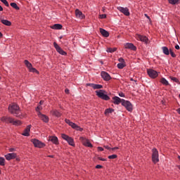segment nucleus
Wrapping results in <instances>:
<instances>
[{
	"mask_svg": "<svg viewBox=\"0 0 180 180\" xmlns=\"http://www.w3.org/2000/svg\"><path fill=\"white\" fill-rule=\"evenodd\" d=\"M8 112L11 115H14L15 117H20V108H19V105L16 103H13L8 105Z\"/></svg>",
	"mask_w": 180,
	"mask_h": 180,
	"instance_id": "obj_1",
	"label": "nucleus"
},
{
	"mask_svg": "<svg viewBox=\"0 0 180 180\" xmlns=\"http://www.w3.org/2000/svg\"><path fill=\"white\" fill-rule=\"evenodd\" d=\"M96 96L100 98V99H103V101H110V97H109V96H108V94H106V91H105V90L101 89L98 91H96Z\"/></svg>",
	"mask_w": 180,
	"mask_h": 180,
	"instance_id": "obj_2",
	"label": "nucleus"
},
{
	"mask_svg": "<svg viewBox=\"0 0 180 180\" xmlns=\"http://www.w3.org/2000/svg\"><path fill=\"white\" fill-rule=\"evenodd\" d=\"M61 138L63 140H65L69 144V146H72V147H75V143H74V139L72 137L65 134H61Z\"/></svg>",
	"mask_w": 180,
	"mask_h": 180,
	"instance_id": "obj_3",
	"label": "nucleus"
},
{
	"mask_svg": "<svg viewBox=\"0 0 180 180\" xmlns=\"http://www.w3.org/2000/svg\"><path fill=\"white\" fill-rule=\"evenodd\" d=\"M31 143L34 144V146L36 148H44V146H46V143L37 139H31Z\"/></svg>",
	"mask_w": 180,
	"mask_h": 180,
	"instance_id": "obj_4",
	"label": "nucleus"
},
{
	"mask_svg": "<svg viewBox=\"0 0 180 180\" xmlns=\"http://www.w3.org/2000/svg\"><path fill=\"white\" fill-rule=\"evenodd\" d=\"M122 105L128 110V112H133V105L130 101L122 99Z\"/></svg>",
	"mask_w": 180,
	"mask_h": 180,
	"instance_id": "obj_5",
	"label": "nucleus"
},
{
	"mask_svg": "<svg viewBox=\"0 0 180 180\" xmlns=\"http://www.w3.org/2000/svg\"><path fill=\"white\" fill-rule=\"evenodd\" d=\"M79 140L83 144V146H84V147H89L90 148H92V147H94L92 143H91V141H89V139L83 136H80Z\"/></svg>",
	"mask_w": 180,
	"mask_h": 180,
	"instance_id": "obj_6",
	"label": "nucleus"
},
{
	"mask_svg": "<svg viewBox=\"0 0 180 180\" xmlns=\"http://www.w3.org/2000/svg\"><path fill=\"white\" fill-rule=\"evenodd\" d=\"M152 161L154 164L158 162V150L155 148L152 149Z\"/></svg>",
	"mask_w": 180,
	"mask_h": 180,
	"instance_id": "obj_7",
	"label": "nucleus"
},
{
	"mask_svg": "<svg viewBox=\"0 0 180 180\" xmlns=\"http://www.w3.org/2000/svg\"><path fill=\"white\" fill-rule=\"evenodd\" d=\"M147 73L150 78H152L153 79L158 77V72L153 69H147Z\"/></svg>",
	"mask_w": 180,
	"mask_h": 180,
	"instance_id": "obj_8",
	"label": "nucleus"
},
{
	"mask_svg": "<svg viewBox=\"0 0 180 180\" xmlns=\"http://www.w3.org/2000/svg\"><path fill=\"white\" fill-rule=\"evenodd\" d=\"M53 46H54L56 51H58V53H59V54H61V56H67V52H65L64 50H63V49H61V47H60V46H58V44L57 42H53Z\"/></svg>",
	"mask_w": 180,
	"mask_h": 180,
	"instance_id": "obj_9",
	"label": "nucleus"
},
{
	"mask_svg": "<svg viewBox=\"0 0 180 180\" xmlns=\"http://www.w3.org/2000/svg\"><path fill=\"white\" fill-rule=\"evenodd\" d=\"M117 9L121 12V13H123L125 16H130V11H129V8L127 7L124 8L122 6L117 7Z\"/></svg>",
	"mask_w": 180,
	"mask_h": 180,
	"instance_id": "obj_10",
	"label": "nucleus"
},
{
	"mask_svg": "<svg viewBox=\"0 0 180 180\" xmlns=\"http://www.w3.org/2000/svg\"><path fill=\"white\" fill-rule=\"evenodd\" d=\"M101 76L104 81H110V79H112V77H110V75L105 71H102L101 72Z\"/></svg>",
	"mask_w": 180,
	"mask_h": 180,
	"instance_id": "obj_11",
	"label": "nucleus"
},
{
	"mask_svg": "<svg viewBox=\"0 0 180 180\" xmlns=\"http://www.w3.org/2000/svg\"><path fill=\"white\" fill-rule=\"evenodd\" d=\"M4 157L7 161H11V160H15L18 157V155L15 153H12L5 155Z\"/></svg>",
	"mask_w": 180,
	"mask_h": 180,
	"instance_id": "obj_12",
	"label": "nucleus"
},
{
	"mask_svg": "<svg viewBox=\"0 0 180 180\" xmlns=\"http://www.w3.org/2000/svg\"><path fill=\"white\" fill-rule=\"evenodd\" d=\"M38 117H39V119H41L42 121L44 122V123H49V117L44 114H42L41 112H38Z\"/></svg>",
	"mask_w": 180,
	"mask_h": 180,
	"instance_id": "obj_13",
	"label": "nucleus"
},
{
	"mask_svg": "<svg viewBox=\"0 0 180 180\" xmlns=\"http://www.w3.org/2000/svg\"><path fill=\"white\" fill-rule=\"evenodd\" d=\"M1 121L4 122V123H11L12 124V123H13V118L11 117H3L1 118Z\"/></svg>",
	"mask_w": 180,
	"mask_h": 180,
	"instance_id": "obj_14",
	"label": "nucleus"
},
{
	"mask_svg": "<svg viewBox=\"0 0 180 180\" xmlns=\"http://www.w3.org/2000/svg\"><path fill=\"white\" fill-rule=\"evenodd\" d=\"M124 49H128L129 50H132L133 51H136L137 50V47L134 46L132 43H127L124 45Z\"/></svg>",
	"mask_w": 180,
	"mask_h": 180,
	"instance_id": "obj_15",
	"label": "nucleus"
},
{
	"mask_svg": "<svg viewBox=\"0 0 180 180\" xmlns=\"http://www.w3.org/2000/svg\"><path fill=\"white\" fill-rule=\"evenodd\" d=\"M30 129H32V125L30 124L27 126V127L24 129V132L22 134V136L29 137V136H30Z\"/></svg>",
	"mask_w": 180,
	"mask_h": 180,
	"instance_id": "obj_16",
	"label": "nucleus"
},
{
	"mask_svg": "<svg viewBox=\"0 0 180 180\" xmlns=\"http://www.w3.org/2000/svg\"><path fill=\"white\" fill-rule=\"evenodd\" d=\"M49 141H51V143H53V144H56V146H58L59 144L58 138H57V136H49Z\"/></svg>",
	"mask_w": 180,
	"mask_h": 180,
	"instance_id": "obj_17",
	"label": "nucleus"
},
{
	"mask_svg": "<svg viewBox=\"0 0 180 180\" xmlns=\"http://www.w3.org/2000/svg\"><path fill=\"white\" fill-rule=\"evenodd\" d=\"M75 15L77 18H79V19H85V15L79 9L75 10Z\"/></svg>",
	"mask_w": 180,
	"mask_h": 180,
	"instance_id": "obj_18",
	"label": "nucleus"
},
{
	"mask_svg": "<svg viewBox=\"0 0 180 180\" xmlns=\"http://www.w3.org/2000/svg\"><path fill=\"white\" fill-rule=\"evenodd\" d=\"M136 37L141 41H143V43H147L148 41V38L146 36H142L141 34H136Z\"/></svg>",
	"mask_w": 180,
	"mask_h": 180,
	"instance_id": "obj_19",
	"label": "nucleus"
},
{
	"mask_svg": "<svg viewBox=\"0 0 180 180\" xmlns=\"http://www.w3.org/2000/svg\"><path fill=\"white\" fill-rule=\"evenodd\" d=\"M112 103H114V105H120V103H122V99L118 96L112 97Z\"/></svg>",
	"mask_w": 180,
	"mask_h": 180,
	"instance_id": "obj_20",
	"label": "nucleus"
},
{
	"mask_svg": "<svg viewBox=\"0 0 180 180\" xmlns=\"http://www.w3.org/2000/svg\"><path fill=\"white\" fill-rule=\"evenodd\" d=\"M100 33L102 34L103 37H109V32L106 31L103 28H100Z\"/></svg>",
	"mask_w": 180,
	"mask_h": 180,
	"instance_id": "obj_21",
	"label": "nucleus"
},
{
	"mask_svg": "<svg viewBox=\"0 0 180 180\" xmlns=\"http://www.w3.org/2000/svg\"><path fill=\"white\" fill-rule=\"evenodd\" d=\"M51 113H52L53 116H56V117H61L62 115L61 112H60L57 110H53L51 111Z\"/></svg>",
	"mask_w": 180,
	"mask_h": 180,
	"instance_id": "obj_22",
	"label": "nucleus"
},
{
	"mask_svg": "<svg viewBox=\"0 0 180 180\" xmlns=\"http://www.w3.org/2000/svg\"><path fill=\"white\" fill-rule=\"evenodd\" d=\"M51 29H53L55 30H61L63 29V25L61 24H54Z\"/></svg>",
	"mask_w": 180,
	"mask_h": 180,
	"instance_id": "obj_23",
	"label": "nucleus"
},
{
	"mask_svg": "<svg viewBox=\"0 0 180 180\" xmlns=\"http://www.w3.org/2000/svg\"><path fill=\"white\" fill-rule=\"evenodd\" d=\"M65 123H67V124H69V126L72 127V129H75V126L77 124L71 122V120H68V119H65Z\"/></svg>",
	"mask_w": 180,
	"mask_h": 180,
	"instance_id": "obj_24",
	"label": "nucleus"
},
{
	"mask_svg": "<svg viewBox=\"0 0 180 180\" xmlns=\"http://www.w3.org/2000/svg\"><path fill=\"white\" fill-rule=\"evenodd\" d=\"M162 50L163 53L165 54V56H169V49H168V47L162 46Z\"/></svg>",
	"mask_w": 180,
	"mask_h": 180,
	"instance_id": "obj_25",
	"label": "nucleus"
},
{
	"mask_svg": "<svg viewBox=\"0 0 180 180\" xmlns=\"http://www.w3.org/2000/svg\"><path fill=\"white\" fill-rule=\"evenodd\" d=\"M1 22L3 25H5V26H12V22L8 20H1Z\"/></svg>",
	"mask_w": 180,
	"mask_h": 180,
	"instance_id": "obj_26",
	"label": "nucleus"
},
{
	"mask_svg": "<svg viewBox=\"0 0 180 180\" xmlns=\"http://www.w3.org/2000/svg\"><path fill=\"white\" fill-rule=\"evenodd\" d=\"M24 63L25 64V65H26L27 68H28V70L31 69L33 67V65H32L30 63V62H29V60H25Z\"/></svg>",
	"mask_w": 180,
	"mask_h": 180,
	"instance_id": "obj_27",
	"label": "nucleus"
},
{
	"mask_svg": "<svg viewBox=\"0 0 180 180\" xmlns=\"http://www.w3.org/2000/svg\"><path fill=\"white\" fill-rule=\"evenodd\" d=\"M113 112H115V109L110 108H107L105 110L104 115H105V116H106L107 115H109V113H113Z\"/></svg>",
	"mask_w": 180,
	"mask_h": 180,
	"instance_id": "obj_28",
	"label": "nucleus"
},
{
	"mask_svg": "<svg viewBox=\"0 0 180 180\" xmlns=\"http://www.w3.org/2000/svg\"><path fill=\"white\" fill-rule=\"evenodd\" d=\"M12 124H13V126H20V124H22V121H20V120H15L13 119Z\"/></svg>",
	"mask_w": 180,
	"mask_h": 180,
	"instance_id": "obj_29",
	"label": "nucleus"
},
{
	"mask_svg": "<svg viewBox=\"0 0 180 180\" xmlns=\"http://www.w3.org/2000/svg\"><path fill=\"white\" fill-rule=\"evenodd\" d=\"M117 50V48L115 47V48H108L106 51L107 53H115V51H116Z\"/></svg>",
	"mask_w": 180,
	"mask_h": 180,
	"instance_id": "obj_30",
	"label": "nucleus"
},
{
	"mask_svg": "<svg viewBox=\"0 0 180 180\" xmlns=\"http://www.w3.org/2000/svg\"><path fill=\"white\" fill-rule=\"evenodd\" d=\"M10 5L11 6H12V8L15 9V11H19V9H20V8L18 6V4L16 3H11Z\"/></svg>",
	"mask_w": 180,
	"mask_h": 180,
	"instance_id": "obj_31",
	"label": "nucleus"
},
{
	"mask_svg": "<svg viewBox=\"0 0 180 180\" xmlns=\"http://www.w3.org/2000/svg\"><path fill=\"white\" fill-rule=\"evenodd\" d=\"M29 72H35V74H37V75H39L40 74V72H39V70H37L36 68H34L33 67L29 70Z\"/></svg>",
	"mask_w": 180,
	"mask_h": 180,
	"instance_id": "obj_32",
	"label": "nucleus"
},
{
	"mask_svg": "<svg viewBox=\"0 0 180 180\" xmlns=\"http://www.w3.org/2000/svg\"><path fill=\"white\" fill-rule=\"evenodd\" d=\"M103 88V86L102 84H95L93 87V89H102Z\"/></svg>",
	"mask_w": 180,
	"mask_h": 180,
	"instance_id": "obj_33",
	"label": "nucleus"
},
{
	"mask_svg": "<svg viewBox=\"0 0 180 180\" xmlns=\"http://www.w3.org/2000/svg\"><path fill=\"white\" fill-rule=\"evenodd\" d=\"M160 82L161 84H162L163 85H169V83L165 79V78H162L160 79Z\"/></svg>",
	"mask_w": 180,
	"mask_h": 180,
	"instance_id": "obj_34",
	"label": "nucleus"
},
{
	"mask_svg": "<svg viewBox=\"0 0 180 180\" xmlns=\"http://www.w3.org/2000/svg\"><path fill=\"white\" fill-rule=\"evenodd\" d=\"M124 67H126V63H118L117 64V68H119V70H123V68H124Z\"/></svg>",
	"mask_w": 180,
	"mask_h": 180,
	"instance_id": "obj_35",
	"label": "nucleus"
},
{
	"mask_svg": "<svg viewBox=\"0 0 180 180\" xmlns=\"http://www.w3.org/2000/svg\"><path fill=\"white\" fill-rule=\"evenodd\" d=\"M0 165L1 167H5V158L0 157Z\"/></svg>",
	"mask_w": 180,
	"mask_h": 180,
	"instance_id": "obj_36",
	"label": "nucleus"
},
{
	"mask_svg": "<svg viewBox=\"0 0 180 180\" xmlns=\"http://www.w3.org/2000/svg\"><path fill=\"white\" fill-rule=\"evenodd\" d=\"M75 130H77V131H84V128H81V127L78 126L77 124L75 125Z\"/></svg>",
	"mask_w": 180,
	"mask_h": 180,
	"instance_id": "obj_37",
	"label": "nucleus"
},
{
	"mask_svg": "<svg viewBox=\"0 0 180 180\" xmlns=\"http://www.w3.org/2000/svg\"><path fill=\"white\" fill-rule=\"evenodd\" d=\"M2 4L5 5V6L9 7V3L7 0H0Z\"/></svg>",
	"mask_w": 180,
	"mask_h": 180,
	"instance_id": "obj_38",
	"label": "nucleus"
},
{
	"mask_svg": "<svg viewBox=\"0 0 180 180\" xmlns=\"http://www.w3.org/2000/svg\"><path fill=\"white\" fill-rule=\"evenodd\" d=\"M117 158V155H111L108 156L109 160H115Z\"/></svg>",
	"mask_w": 180,
	"mask_h": 180,
	"instance_id": "obj_39",
	"label": "nucleus"
},
{
	"mask_svg": "<svg viewBox=\"0 0 180 180\" xmlns=\"http://www.w3.org/2000/svg\"><path fill=\"white\" fill-rule=\"evenodd\" d=\"M178 2V0H169V3L172 4V5H175Z\"/></svg>",
	"mask_w": 180,
	"mask_h": 180,
	"instance_id": "obj_40",
	"label": "nucleus"
},
{
	"mask_svg": "<svg viewBox=\"0 0 180 180\" xmlns=\"http://www.w3.org/2000/svg\"><path fill=\"white\" fill-rule=\"evenodd\" d=\"M118 61L120 63H124V64H126V62L124 61V59L123 58H120L118 59Z\"/></svg>",
	"mask_w": 180,
	"mask_h": 180,
	"instance_id": "obj_41",
	"label": "nucleus"
},
{
	"mask_svg": "<svg viewBox=\"0 0 180 180\" xmlns=\"http://www.w3.org/2000/svg\"><path fill=\"white\" fill-rule=\"evenodd\" d=\"M99 16L100 19H106V14H101Z\"/></svg>",
	"mask_w": 180,
	"mask_h": 180,
	"instance_id": "obj_42",
	"label": "nucleus"
},
{
	"mask_svg": "<svg viewBox=\"0 0 180 180\" xmlns=\"http://www.w3.org/2000/svg\"><path fill=\"white\" fill-rule=\"evenodd\" d=\"M94 84L92 83H87L86 84V86H91V88H94Z\"/></svg>",
	"mask_w": 180,
	"mask_h": 180,
	"instance_id": "obj_43",
	"label": "nucleus"
},
{
	"mask_svg": "<svg viewBox=\"0 0 180 180\" xmlns=\"http://www.w3.org/2000/svg\"><path fill=\"white\" fill-rule=\"evenodd\" d=\"M96 169H101V168H103V166L101 165H97L96 166Z\"/></svg>",
	"mask_w": 180,
	"mask_h": 180,
	"instance_id": "obj_44",
	"label": "nucleus"
},
{
	"mask_svg": "<svg viewBox=\"0 0 180 180\" xmlns=\"http://www.w3.org/2000/svg\"><path fill=\"white\" fill-rule=\"evenodd\" d=\"M170 55L172 56V57H173V58H175V57H176V55L174 54V51H171Z\"/></svg>",
	"mask_w": 180,
	"mask_h": 180,
	"instance_id": "obj_45",
	"label": "nucleus"
},
{
	"mask_svg": "<svg viewBox=\"0 0 180 180\" xmlns=\"http://www.w3.org/2000/svg\"><path fill=\"white\" fill-rule=\"evenodd\" d=\"M65 94H66L67 95H70V89H65Z\"/></svg>",
	"mask_w": 180,
	"mask_h": 180,
	"instance_id": "obj_46",
	"label": "nucleus"
},
{
	"mask_svg": "<svg viewBox=\"0 0 180 180\" xmlns=\"http://www.w3.org/2000/svg\"><path fill=\"white\" fill-rule=\"evenodd\" d=\"M119 96H120L121 98H124V94L123 92L119 93Z\"/></svg>",
	"mask_w": 180,
	"mask_h": 180,
	"instance_id": "obj_47",
	"label": "nucleus"
},
{
	"mask_svg": "<svg viewBox=\"0 0 180 180\" xmlns=\"http://www.w3.org/2000/svg\"><path fill=\"white\" fill-rule=\"evenodd\" d=\"M98 160H99V161H106L107 160L106 159H105L103 158H101V157H98Z\"/></svg>",
	"mask_w": 180,
	"mask_h": 180,
	"instance_id": "obj_48",
	"label": "nucleus"
},
{
	"mask_svg": "<svg viewBox=\"0 0 180 180\" xmlns=\"http://www.w3.org/2000/svg\"><path fill=\"white\" fill-rule=\"evenodd\" d=\"M13 151H16V149H15L14 148H9L10 153H13Z\"/></svg>",
	"mask_w": 180,
	"mask_h": 180,
	"instance_id": "obj_49",
	"label": "nucleus"
},
{
	"mask_svg": "<svg viewBox=\"0 0 180 180\" xmlns=\"http://www.w3.org/2000/svg\"><path fill=\"white\" fill-rule=\"evenodd\" d=\"M104 148H106V150H112V148L109 147V146H104Z\"/></svg>",
	"mask_w": 180,
	"mask_h": 180,
	"instance_id": "obj_50",
	"label": "nucleus"
},
{
	"mask_svg": "<svg viewBox=\"0 0 180 180\" xmlns=\"http://www.w3.org/2000/svg\"><path fill=\"white\" fill-rule=\"evenodd\" d=\"M112 151H115V150H119V147L111 148Z\"/></svg>",
	"mask_w": 180,
	"mask_h": 180,
	"instance_id": "obj_51",
	"label": "nucleus"
},
{
	"mask_svg": "<svg viewBox=\"0 0 180 180\" xmlns=\"http://www.w3.org/2000/svg\"><path fill=\"white\" fill-rule=\"evenodd\" d=\"M145 16H146V18H147V19L149 20V22H151V18H150V16H148V15L145 14Z\"/></svg>",
	"mask_w": 180,
	"mask_h": 180,
	"instance_id": "obj_52",
	"label": "nucleus"
},
{
	"mask_svg": "<svg viewBox=\"0 0 180 180\" xmlns=\"http://www.w3.org/2000/svg\"><path fill=\"white\" fill-rule=\"evenodd\" d=\"M98 151H103V148L102 147H98Z\"/></svg>",
	"mask_w": 180,
	"mask_h": 180,
	"instance_id": "obj_53",
	"label": "nucleus"
},
{
	"mask_svg": "<svg viewBox=\"0 0 180 180\" xmlns=\"http://www.w3.org/2000/svg\"><path fill=\"white\" fill-rule=\"evenodd\" d=\"M39 110H40V108L39 107H37L36 108V112H38V113H39V112H40Z\"/></svg>",
	"mask_w": 180,
	"mask_h": 180,
	"instance_id": "obj_54",
	"label": "nucleus"
},
{
	"mask_svg": "<svg viewBox=\"0 0 180 180\" xmlns=\"http://www.w3.org/2000/svg\"><path fill=\"white\" fill-rule=\"evenodd\" d=\"M47 157H49V158H54V155H49Z\"/></svg>",
	"mask_w": 180,
	"mask_h": 180,
	"instance_id": "obj_55",
	"label": "nucleus"
},
{
	"mask_svg": "<svg viewBox=\"0 0 180 180\" xmlns=\"http://www.w3.org/2000/svg\"><path fill=\"white\" fill-rule=\"evenodd\" d=\"M175 49L176 50H179V45H176Z\"/></svg>",
	"mask_w": 180,
	"mask_h": 180,
	"instance_id": "obj_56",
	"label": "nucleus"
},
{
	"mask_svg": "<svg viewBox=\"0 0 180 180\" xmlns=\"http://www.w3.org/2000/svg\"><path fill=\"white\" fill-rule=\"evenodd\" d=\"M173 81H175V82H176L178 81V79H176V77H173L172 78Z\"/></svg>",
	"mask_w": 180,
	"mask_h": 180,
	"instance_id": "obj_57",
	"label": "nucleus"
},
{
	"mask_svg": "<svg viewBox=\"0 0 180 180\" xmlns=\"http://www.w3.org/2000/svg\"><path fill=\"white\" fill-rule=\"evenodd\" d=\"M2 37H4V34L0 32V39H2Z\"/></svg>",
	"mask_w": 180,
	"mask_h": 180,
	"instance_id": "obj_58",
	"label": "nucleus"
},
{
	"mask_svg": "<svg viewBox=\"0 0 180 180\" xmlns=\"http://www.w3.org/2000/svg\"><path fill=\"white\" fill-rule=\"evenodd\" d=\"M4 11V8H2V6L0 5V12H2Z\"/></svg>",
	"mask_w": 180,
	"mask_h": 180,
	"instance_id": "obj_59",
	"label": "nucleus"
},
{
	"mask_svg": "<svg viewBox=\"0 0 180 180\" xmlns=\"http://www.w3.org/2000/svg\"><path fill=\"white\" fill-rule=\"evenodd\" d=\"M176 112L179 113V115H180V108L176 110Z\"/></svg>",
	"mask_w": 180,
	"mask_h": 180,
	"instance_id": "obj_60",
	"label": "nucleus"
},
{
	"mask_svg": "<svg viewBox=\"0 0 180 180\" xmlns=\"http://www.w3.org/2000/svg\"><path fill=\"white\" fill-rule=\"evenodd\" d=\"M16 161H20V159L19 158H15Z\"/></svg>",
	"mask_w": 180,
	"mask_h": 180,
	"instance_id": "obj_61",
	"label": "nucleus"
},
{
	"mask_svg": "<svg viewBox=\"0 0 180 180\" xmlns=\"http://www.w3.org/2000/svg\"><path fill=\"white\" fill-rule=\"evenodd\" d=\"M130 81H134L135 82H137V81L134 80V79H133V78H131V79H130Z\"/></svg>",
	"mask_w": 180,
	"mask_h": 180,
	"instance_id": "obj_62",
	"label": "nucleus"
},
{
	"mask_svg": "<svg viewBox=\"0 0 180 180\" xmlns=\"http://www.w3.org/2000/svg\"><path fill=\"white\" fill-rule=\"evenodd\" d=\"M171 51H172V49H169V53H171Z\"/></svg>",
	"mask_w": 180,
	"mask_h": 180,
	"instance_id": "obj_63",
	"label": "nucleus"
},
{
	"mask_svg": "<svg viewBox=\"0 0 180 180\" xmlns=\"http://www.w3.org/2000/svg\"><path fill=\"white\" fill-rule=\"evenodd\" d=\"M179 169H180V166H178Z\"/></svg>",
	"mask_w": 180,
	"mask_h": 180,
	"instance_id": "obj_64",
	"label": "nucleus"
}]
</instances>
